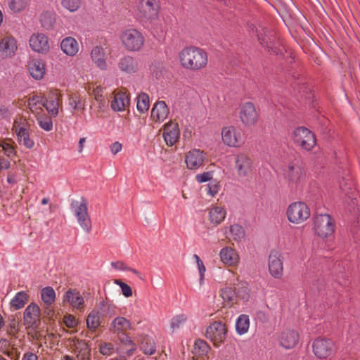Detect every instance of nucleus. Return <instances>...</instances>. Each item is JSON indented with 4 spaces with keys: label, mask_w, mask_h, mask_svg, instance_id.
<instances>
[{
    "label": "nucleus",
    "mask_w": 360,
    "mask_h": 360,
    "mask_svg": "<svg viewBox=\"0 0 360 360\" xmlns=\"http://www.w3.org/2000/svg\"><path fill=\"white\" fill-rule=\"evenodd\" d=\"M178 58L180 65L186 70L197 71L206 68L208 57L206 51L197 46H186L182 49Z\"/></svg>",
    "instance_id": "f257e3e1"
},
{
    "label": "nucleus",
    "mask_w": 360,
    "mask_h": 360,
    "mask_svg": "<svg viewBox=\"0 0 360 360\" xmlns=\"http://www.w3.org/2000/svg\"><path fill=\"white\" fill-rule=\"evenodd\" d=\"M313 226L315 233L321 238H330L335 233V221L328 214H315L313 217Z\"/></svg>",
    "instance_id": "f03ea898"
},
{
    "label": "nucleus",
    "mask_w": 360,
    "mask_h": 360,
    "mask_svg": "<svg viewBox=\"0 0 360 360\" xmlns=\"http://www.w3.org/2000/svg\"><path fill=\"white\" fill-rule=\"evenodd\" d=\"M70 207L79 226L86 233H89L91 230L92 224L88 212L86 199L82 197L80 201L72 200Z\"/></svg>",
    "instance_id": "7ed1b4c3"
},
{
    "label": "nucleus",
    "mask_w": 360,
    "mask_h": 360,
    "mask_svg": "<svg viewBox=\"0 0 360 360\" xmlns=\"http://www.w3.org/2000/svg\"><path fill=\"white\" fill-rule=\"evenodd\" d=\"M120 38L123 47L126 50L132 52L140 51L145 42V38L142 33L134 28L124 30Z\"/></svg>",
    "instance_id": "20e7f679"
},
{
    "label": "nucleus",
    "mask_w": 360,
    "mask_h": 360,
    "mask_svg": "<svg viewBox=\"0 0 360 360\" xmlns=\"http://www.w3.org/2000/svg\"><path fill=\"white\" fill-rule=\"evenodd\" d=\"M311 215L309 206L302 201L290 203L286 210L288 220L294 224H300L307 221Z\"/></svg>",
    "instance_id": "39448f33"
},
{
    "label": "nucleus",
    "mask_w": 360,
    "mask_h": 360,
    "mask_svg": "<svg viewBox=\"0 0 360 360\" xmlns=\"http://www.w3.org/2000/svg\"><path fill=\"white\" fill-rule=\"evenodd\" d=\"M70 350L75 354V359L65 355L62 360H91V349L88 343L77 338L68 339Z\"/></svg>",
    "instance_id": "423d86ee"
},
{
    "label": "nucleus",
    "mask_w": 360,
    "mask_h": 360,
    "mask_svg": "<svg viewBox=\"0 0 360 360\" xmlns=\"http://www.w3.org/2000/svg\"><path fill=\"white\" fill-rule=\"evenodd\" d=\"M158 5L155 0H141L137 5L138 18L146 22L155 20L158 15Z\"/></svg>",
    "instance_id": "0eeeda50"
},
{
    "label": "nucleus",
    "mask_w": 360,
    "mask_h": 360,
    "mask_svg": "<svg viewBox=\"0 0 360 360\" xmlns=\"http://www.w3.org/2000/svg\"><path fill=\"white\" fill-rule=\"evenodd\" d=\"M226 333L227 329L224 323L214 321L207 328L205 336L214 346L218 347L225 340Z\"/></svg>",
    "instance_id": "6e6552de"
},
{
    "label": "nucleus",
    "mask_w": 360,
    "mask_h": 360,
    "mask_svg": "<svg viewBox=\"0 0 360 360\" xmlns=\"http://www.w3.org/2000/svg\"><path fill=\"white\" fill-rule=\"evenodd\" d=\"M41 309L34 302L30 303L23 313V322L27 328H37L40 325Z\"/></svg>",
    "instance_id": "1a4fd4ad"
},
{
    "label": "nucleus",
    "mask_w": 360,
    "mask_h": 360,
    "mask_svg": "<svg viewBox=\"0 0 360 360\" xmlns=\"http://www.w3.org/2000/svg\"><path fill=\"white\" fill-rule=\"evenodd\" d=\"M258 41L269 52L279 54L282 53L280 44L276 41V37L271 33H266V30L262 28L261 30L256 29Z\"/></svg>",
    "instance_id": "9d476101"
},
{
    "label": "nucleus",
    "mask_w": 360,
    "mask_h": 360,
    "mask_svg": "<svg viewBox=\"0 0 360 360\" xmlns=\"http://www.w3.org/2000/svg\"><path fill=\"white\" fill-rule=\"evenodd\" d=\"M259 115L255 105L251 102H245L240 105L239 118L245 126H252L258 120Z\"/></svg>",
    "instance_id": "9b49d317"
},
{
    "label": "nucleus",
    "mask_w": 360,
    "mask_h": 360,
    "mask_svg": "<svg viewBox=\"0 0 360 360\" xmlns=\"http://www.w3.org/2000/svg\"><path fill=\"white\" fill-rule=\"evenodd\" d=\"M313 352L319 359H326L333 351L334 343L330 339L318 338L313 342Z\"/></svg>",
    "instance_id": "f8f14e48"
},
{
    "label": "nucleus",
    "mask_w": 360,
    "mask_h": 360,
    "mask_svg": "<svg viewBox=\"0 0 360 360\" xmlns=\"http://www.w3.org/2000/svg\"><path fill=\"white\" fill-rule=\"evenodd\" d=\"M269 271L274 278L280 279L283 275V261L278 251H271L268 259Z\"/></svg>",
    "instance_id": "ddd939ff"
},
{
    "label": "nucleus",
    "mask_w": 360,
    "mask_h": 360,
    "mask_svg": "<svg viewBox=\"0 0 360 360\" xmlns=\"http://www.w3.org/2000/svg\"><path fill=\"white\" fill-rule=\"evenodd\" d=\"M44 108L51 116L56 117L62 108V99L60 93L57 91H51L47 96L44 98Z\"/></svg>",
    "instance_id": "4468645a"
},
{
    "label": "nucleus",
    "mask_w": 360,
    "mask_h": 360,
    "mask_svg": "<svg viewBox=\"0 0 360 360\" xmlns=\"http://www.w3.org/2000/svg\"><path fill=\"white\" fill-rule=\"evenodd\" d=\"M284 176L290 186H297L304 181L305 174L300 166L290 165L284 170Z\"/></svg>",
    "instance_id": "2eb2a0df"
},
{
    "label": "nucleus",
    "mask_w": 360,
    "mask_h": 360,
    "mask_svg": "<svg viewBox=\"0 0 360 360\" xmlns=\"http://www.w3.org/2000/svg\"><path fill=\"white\" fill-rule=\"evenodd\" d=\"M17 49V41L13 37L7 35L0 39V58L1 59L12 58Z\"/></svg>",
    "instance_id": "dca6fc26"
},
{
    "label": "nucleus",
    "mask_w": 360,
    "mask_h": 360,
    "mask_svg": "<svg viewBox=\"0 0 360 360\" xmlns=\"http://www.w3.org/2000/svg\"><path fill=\"white\" fill-rule=\"evenodd\" d=\"M119 70L125 74H136L139 70V60L131 56L126 55L119 59L117 63Z\"/></svg>",
    "instance_id": "f3484780"
},
{
    "label": "nucleus",
    "mask_w": 360,
    "mask_h": 360,
    "mask_svg": "<svg viewBox=\"0 0 360 360\" xmlns=\"http://www.w3.org/2000/svg\"><path fill=\"white\" fill-rule=\"evenodd\" d=\"M94 101L92 102L91 108L93 113L96 116H99L108 109V101L103 94V89L97 87L93 91Z\"/></svg>",
    "instance_id": "a211bd4d"
},
{
    "label": "nucleus",
    "mask_w": 360,
    "mask_h": 360,
    "mask_svg": "<svg viewBox=\"0 0 360 360\" xmlns=\"http://www.w3.org/2000/svg\"><path fill=\"white\" fill-rule=\"evenodd\" d=\"M235 168L239 176H245L252 170V162L251 158L243 153L236 157Z\"/></svg>",
    "instance_id": "6ab92c4d"
},
{
    "label": "nucleus",
    "mask_w": 360,
    "mask_h": 360,
    "mask_svg": "<svg viewBox=\"0 0 360 360\" xmlns=\"http://www.w3.org/2000/svg\"><path fill=\"white\" fill-rule=\"evenodd\" d=\"M63 302L68 303L72 308L79 310L84 307V299L76 289L67 290L63 295Z\"/></svg>",
    "instance_id": "aec40b11"
},
{
    "label": "nucleus",
    "mask_w": 360,
    "mask_h": 360,
    "mask_svg": "<svg viewBox=\"0 0 360 360\" xmlns=\"http://www.w3.org/2000/svg\"><path fill=\"white\" fill-rule=\"evenodd\" d=\"M30 46L38 53H44L49 50L48 37L43 33L33 34L30 39Z\"/></svg>",
    "instance_id": "412c9836"
},
{
    "label": "nucleus",
    "mask_w": 360,
    "mask_h": 360,
    "mask_svg": "<svg viewBox=\"0 0 360 360\" xmlns=\"http://www.w3.org/2000/svg\"><path fill=\"white\" fill-rule=\"evenodd\" d=\"M205 160L203 151L199 149H193L187 153L185 162L188 169H197L200 168Z\"/></svg>",
    "instance_id": "4be33fe9"
},
{
    "label": "nucleus",
    "mask_w": 360,
    "mask_h": 360,
    "mask_svg": "<svg viewBox=\"0 0 360 360\" xmlns=\"http://www.w3.org/2000/svg\"><path fill=\"white\" fill-rule=\"evenodd\" d=\"M280 345L285 349L293 348L299 341V334L292 329L283 330L278 336Z\"/></svg>",
    "instance_id": "5701e85b"
},
{
    "label": "nucleus",
    "mask_w": 360,
    "mask_h": 360,
    "mask_svg": "<svg viewBox=\"0 0 360 360\" xmlns=\"http://www.w3.org/2000/svg\"><path fill=\"white\" fill-rule=\"evenodd\" d=\"M130 101L126 91L119 90L114 91V98L111 102V108L115 111H124L129 106Z\"/></svg>",
    "instance_id": "b1692460"
},
{
    "label": "nucleus",
    "mask_w": 360,
    "mask_h": 360,
    "mask_svg": "<svg viewBox=\"0 0 360 360\" xmlns=\"http://www.w3.org/2000/svg\"><path fill=\"white\" fill-rule=\"evenodd\" d=\"M221 261L229 266H236L240 262V257L238 252L231 248H223L219 252Z\"/></svg>",
    "instance_id": "393cba45"
},
{
    "label": "nucleus",
    "mask_w": 360,
    "mask_h": 360,
    "mask_svg": "<svg viewBox=\"0 0 360 360\" xmlns=\"http://www.w3.org/2000/svg\"><path fill=\"white\" fill-rule=\"evenodd\" d=\"M131 328V321L123 316H117L115 318L110 326V330L117 335H125Z\"/></svg>",
    "instance_id": "a878e982"
},
{
    "label": "nucleus",
    "mask_w": 360,
    "mask_h": 360,
    "mask_svg": "<svg viewBox=\"0 0 360 360\" xmlns=\"http://www.w3.org/2000/svg\"><path fill=\"white\" fill-rule=\"evenodd\" d=\"M169 113V108L165 101H160L156 102L152 110L150 117L155 122H163Z\"/></svg>",
    "instance_id": "bb28decb"
},
{
    "label": "nucleus",
    "mask_w": 360,
    "mask_h": 360,
    "mask_svg": "<svg viewBox=\"0 0 360 360\" xmlns=\"http://www.w3.org/2000/svg\"><path fill=\"white\" fill-rule=\"evenodd\" d=\"M90 56L92 62L98 68L101 70L108 69L106 54L103 48L98 46L94 47L90 53Z\"/></svg>",
    "instance_id": "cd10ccee"
},
{
    "label": "nucleus",
    "mask_w": 360,
    "mask_h": 360,
    "mask_svg": "<svg viewBox=\"0 0 360 360\" xmlns=\"http://www.w3.org/2000/svg\"><path fill=\"white\" fill-rule=\"evenodd\" d=\"M222 231L226 238L236 242L241 241L245 236V231L243 227L238 224H234L230 226H225L222 229Z\"/></svg>",
    "instance_id": "c85d7f7f"
},
{
    "label": "nucleus",
    "mask_w": 360,
    "mask_h": 360,
    "mask_svg": "<svg viewBox=\"0 0 360 360\" xmlns=\"http://www.w3.org/2000/svg\"><path fill=\"white\" fill-rule=\"evenodd\" d=\"M28 71L34 79H41L45 75V65L39 59H32L28 63Z\"/></svg>",
    "instance_id": "c756f323"
},
{
    "label": "nucleus",
    "mask_w": 360,
    "mask_h": 360,
    "mask_svg": "<svg viewBox=\"0 0 360 360\" xmlns=\"http://www.w3.org/2000/svg\"><path fill=\"white\" fill-rule=\"evenodd\" d=\"M60 49L68 56H75L79 51V46L77 40L72 37L64 38L60 43Z\"/></svg>",
    "instance_id": "7c9ffc66"
},
{
    "label": "nucleus",
    "mask_w": 360,
    "mask_h": 360,
    "mask_svg": "<svg viewBox=\"0 0 360 360\" xmlns=\"http://www.w3.org/2000/svg\"><path fill=\"white\" fill-rule=\"evenodd\" d=\"M44 98L40 95H32L27 100V106L37 116L44 112Z\"/></svg>",
    "instance_id": "2f4dec72"
},
{
    "label": "nucleus",
    "mask_w": 360,
    "mask_h": 360,
    "mask_svg": "<svg viewBox=\"0 0 360 360\" xmlns=\"http://www.w3.org/2000/svg\"><path fill=\"white\" fill-rule=\"evenodd\" d=\"M226 211L221 206H214L209 210V219L210 223L217 226L221 224L226 218Z\"/></svg>",
    "instance_id": "473e14b6"
},
{
    "label": "nucleus",
    "mask_w": 360,
    "mask_h": 360,
    "mask_svg": "<svg viewBox=\"0 0 360 360\" xmlns=\"http://www.w3.org/2000/svg\"><path fill=\"white\" fill-rule=\"evenodd\" d=\"M30 295L25 291H20L15 294L10 302V307L12 310H19L22 309L28 302Z\"/></svg>",
    "instance_id": "72a5a7b5"
},
{
    "label": "nucleus",
    "mask_w": 360,
    "mask_h": 360,
    "mask_svg": "<svg viewBox=\"0 0 360 360\" xmlns=\"http://www.w3.org/2000/svg\"><path fill=\"white\" fill-rule=\"evenodd\" d=\"M41 300L45 306H53L55 303L56 294L51 286L43 288L40 292Z\"/></svg>",
    "instance_id": "f704fd0d"
},
{
    "label": "nucleus",
    "mask_w": 360,
    "mask_h": 360,
    "mask_svg": "<svg viewBox=\"0 0 360 360\" xmlns=\"http://www.w3.org/2000/svg\"><path fill=\"white\" fill-rule=\"evenodd\" d=\"M41 26L46 30H51L56 21V14L51 11H46L41 13L39 18Z\"/></svg>",
    "instance_id": "c9c22d12"
},
{
    "label": "nucleus",
    "mask_w": 360,
    "mask_h": 360,
    "mask_svg": "<svg viewBox=\"0 0 360 360\" xmlns=\"http://www.w3.org/2000/svg\"><path fill=\"white\" fill-rule=\"evenodd\" d=\"M295 144L305 150H311L316 145V136H295Z\"/></svg>",
    "instance_id": "e433bc0d"
},
{
    "label": "nucleus",
    "mask_w": 360,
    "mask_h": 360,
    "mask_svg": "<svg viewBox=\"0 0 360 360\" xmlns=\"http://www.w3.org/2000/svg\"><path fill=\"white\" fill-rule=\"evenodd\" d=\"M30 123L23 118H19L15 120L13 125V130L16 135H27L30 134Z\"/></svg>",
    "instance_id": "4c0bfd02"
},
{
    "label": "nucleus",
    "mask_w": 360,
    "mask_h": 360,
    "mask_svg": "<svg viewBox=\"0 0 360 360\" xmlns=\"http://www.w3.org/2000/svg\"><path fill=\"white\" fill-rule=\"evenodd\" d=\"M220 296L224 302L228 304H232L236 301L238 296L236 292V288L232 287H224L221 290Z\"/></svg>",
    "instance_id": "58836bf2"
},
{
    "label": "nucleus",
    "mask_w": 360,
    "mask_h": 360,
    "mask_svg": "<svg viewBox=\"0 0 360 360\" xmlns=\"http://www.w3.org/2000/svg\"><path fill=\"white\" fill-rule=\"evenodd\" d=\"M250 327V319L246 314L240 315L236 322V330L238 334H245Z\"/></svg>",
    "instance_id": "ea45409f"
},
{
    "label": "nucleus",
    "mask_w": 360,
    "mask_h": 360,
    "mask_svg": "<svg viewBox=\"0 0 360 360\" xmlns=\"http://www.w3.org/2000/svg\"><path fill=\"white\" fill-rule=\"evenodd\" d=\"M100 324L101 323L98 311H91L86 318L87 328L91 331H96V330L100 326Z\"/></svg>",
    "instance_id": "a19ab883"
},
{
    "label": "nucleus",
    "mask_w": 360,
    "mask_h": 360,
    "mask_svg": "<svg viewBox=\"0 0 360 360\" xmlns=\"http://www.w3.org/2000/svg\"><path fill=\"white\" fill-rule=\"evenodd\" d=\"M180 129L176 122L171 120L163 127L162 135H179Z\"/></svg>",
    "instance_id": "79ce46f5"
},
{
    "label": "nucleus",
    "mask_w": 360,
    "mask_h": 360,
    "mask_svg": "<svg viewBox=\"0 0 360 360\" xmlns=\"http://www.w3.org/2000/svg\"><path fill=\"white\" fill-rule=\"evenodd\" d=\"M222 141L229 147H240L244 142V136H221Z\"/></svg>",
    "instance_id": "37998d69"
},
{
    "label": "nucleus",
    "mask_w": 360,
    "mask_h": 360,
    "mask_svg": "<svg viewBox=\"0 0 360 360\" xmlns=\"http://www.w3.org/2000/svg\"><path fill=\"white\" fill-rule=\"evenodd\" d=\"M149 97L145 94L142 93L137 97V109L141 112L147 111L149 108Z\"/></svg>",
    "instance_id": "c03bdc74"
},
{
    "label": "nucleus",
    "mask_w": 360,
    "mask_h": 360,
    "mask_svg": "<svg viewBox=\"0 0 360 360\" xmlns=\"http://www.w3.org/2000/svg\"><path fill=\"white\" fill-rule=\"evenodd\" d=\"M37 117L38 124L41 128L46 131H50L53 127V122L51 117L45 115H39Z\"/></svg>",
    "instance_id": "a18cd8bd"
},
{
    "label": "nucleus",
    "mask_w": 360,
    "mask_h": 360,
    "mask_svg": "<svg viewBox=\"0 0 360 360\" xmlns=\"http://www.w3.org/2000/svg\"><path fill=\"white\" fill-rule=\"evenodd\" d=\"M27 5V0H8L10 9L15 13L23 10Z\"/></svg>",
    "instance_id": "49530a36"
},
{
    "label": "nucleus",
    "mask_w": 360,
    "mask_h": 360,
    "mask_svg": "<svg viewBox=\"0 0 360 360\" xmlns=\"http://www.w3.org/2000/svg\"><path fill=\"white\" fill-rule=\"evenodd\" d=\"M194 347L195 351L201 356L206 355L210 349L207 343L202 340H195Z\"/></svg>",
    "instance_id": "de8ad7c7"
},
{
    "label": "nucleus",
    "mask_w": 360,
    "mask_h": 360,
    "mask_svg": "<svg viewBox=\"0 0 360 360\" xmlns=\"http://www.w3.org/2000/svg\"><path fill=\"white\" fill-rule=\"evenodd\" d=\"M98 350L103 356H110L115 352V347L111 342H104L100 344Z\"/></svg>",
    "instance_id": "09e8293b"
},
{
    "label": "nucleus",
    "mask_w": 360,
    "mask_h": 360,
    "mask_svg": "<svg viewBox=\"0 0 360 360\" xmlns=\"http://www.w3.org/2000/svg\"><path fill=\"white\" fill-rule=\"evenodd\" d=\"M63 6L70 12H75L77 11L80 6V0H62Z\"/></svg>",
    "instance_id": "8fccbe9b"
},
{
    "label": "nucleus",
    "mask_w": 360,
    "mask_h": 360,
    "mask_svg": "<svg viewBox=\"0 0 360 360\" xmlns=\"http://www.w3.org/2000/svg\"><path fill=\"white\" fill-rule=\"evenodd\" d=\"M0 147L2 148L4 153L8 157H11L15 154L14 147L10 142H8L7 140L1 141Z\"/></svg>",
    "instance_id": "3c124183"
},
{
    "label": "nucleus",
    "mask_w": 360,
    "mask_h": 360,
    "mask_svg": "<svg viewBox=\"0 0 360 360\" xmlns=\"http://www.w3.org/2000/svg\"><path fill=\"white\" fill-rule=\"evenodd\" d=\"M114 283L120 287L123 295L126 297H129L132 295L131 288L127 283L122 281L120 279H115Z\"/></svg>",
    "instance_id": "603ef678"
},
{
    "label": "nucleus",
    "mask_w": 360,
    "mask_h": 360,
    "mask_svg": "<svg viewBox=\"0 0 360 360\" xmlns=\"http://www.w3.org/2000/svg\"><path fill=\"white\" fill-rule=\"evenodd\" d=\"M141 347L143 352L146 354H152L155 352V343L152 340H149L148 341L146 340V342L143 341L141 342Z\"/></svg>",
    "instance_id": "864d4df0"
},
{
    "label": "nucleus",
    "mask_w": 360,
    "mask_h": 360,
    "mask_svg": "<svg viewBox=\"0 0 360 360\" xmlns=\"http://www.w3.org/2000/svg\"><path fill=\"white\" fill-rule=\"evenodd\" d=\"M187 318L184 314L176 315L171 320V328L173 330L179 328L180 326L186 321Z\"/></svg>",
    "instance_id": "5fc2aeb1"
},
{
    "label": "nucleus",
    "mask_w": 360,
    "mask_h": 360,
    "mask_svg": "<svg viewBox=\"0 0 360 360\" xmlns=\"http://www.w3.org/2000/svg\"><path fill=\"white\" fill-rule=\"evenodd\" d=\"M193 258L195 259L198 269L200 274V283H201L204 280L205 273L206 271V268L203 264V262L201 260L200 257L198 255H194Z\"/></svg>",
    "instance_id": "6e6d98bb"
},
{
    "label": "nucleus",
    "mask_w": 360,
    "mask_h": 360,
    "mask_svg": "<svg viewBox=\"0 0 360 360\" xmlns=\"http://www.w3.org/2000/svg\"><path fill=\"white\" fill-rule=\"evenodd\" d=\"M63 321L65 326L70 328H73L77 326L78 321L72 314H66L63 319Z\"/></svg>",
    "instance_id": "4d7b16f0"
},
{
    "label": "nucleus",
    "mask_w": 360,
    "mask_h": 360,
    "mask_svg": "<svg viewBox=\"0 0 360 360\" xmlns=\"http://www.w3.org/2000/svg\"><path fill=\"white\" fill-rule=\"evenodd\" d=\"M219 187L220 186L218 184L217 182L211 181L207 185L206 189L207 191V194H209L212 197H214L217 194L219 190Z\"/></svg>",
    "instance_id": "13d9d810"
},
{
    "label": "nucleus",
    "mask_w": 360,
    "mask_h": 360,
    "mask_svg": "<svg viewBox=\"0 0 360 360\" xmlns=\"http://www.w3.org/2000/svg\"><path fill=\"white\" fill-rule=\"evenodd\" d=\"M69 104L75 110H82L84 109L83 105L81 103L79 98L77 96H72L69 99Z\"/></svg>",
    "instance_id": "bf43d9fd"
},
{
    "label": "nucleus",
    "mask_w": 360,
    "mask_h": 360,
    "mask_svg": "<svg viewBox=\"0 0 360 360\" xmlns=\"http://www.w3.org/2000/svg\"><path fill=\"white\" fill-rule=\"evenodd\" d=\"M212 177L211 172H204L196 175V180L199 183H203L210 181Z\"/></svg>",
    "instance_id": "052dcab7"
},
{
    "label": "nucleus",
    "mask_w": 360,
    "mask_h": 360,
    "mask_svg": "<svg viewBox=\"0 0 360 360\" xmlns=\"http://www.w3.org/2000/svg\"><path fill=\"white\" fill-rule=\"evenodd\" d=\"M20 139L19 141L23 143V144L27 148H32L34 145V142L31 139L30 136H19Z\"/></svg>",
    "instance_id": "680f3d73"
},
{
    "label": "nucleus",
    "mask_w": 360,
    "mask_h": 360,
    "mask_svg": "<svg viewBox=\"0 0 360 360\" xmlns=\"http://www.w3.org/2000/svg\"><path fill=\"white\" fill-rule=\"evenodd\" d=\"M18 331V323L15 320H12L10 323L8 333L11 335H15Z\"/></svg>",
    "instance_id": "e2e57ef3"
},
{
    "label": "nucleus",
    "mask_w": 360,
    "mask_h": 360,
    "mask_svg": "<svg viewBox=\"0 0 360 360\" xmlns=\"http://www.w3.org/2000/svg\"><path fill=\"white\" fill-rule=\"evenodd\" d=\"M111 265L117 270L127 271V269H128V266L122 261L112 262Z\"/></svg>",
    "instance_id": "0e129e2a"
},
{
    "label": "nucleus",
    "mask_w": 360,
    "mask_h": 360,
    "mask_svg": "<svg viewBox=\"0 0 360 360\" xmlns=\"http://www.w3.org/2000/svg\"><path fill=\"white\" fill-rule=\"evenodd\" d=\"M311 131L307 127H300L294 131V135H309Z\"/></svg>",
    "instance_id": "69168bd1"
},
{
    "label": "nucleus",
    "mask_w": 360,
    "mask_h": 360,
    "mask_svg": "<svg viewBox=\"0 0 360 360\" xmlns=\"http://www.w3.org/2000/svg\"><path fill=\"white\" fill-rule=\"evenodd\" d=\"M21 360H39V357L35 353L26 352L23 354Z\"/></svg>",
    "instance_id": "338daca9"
},
{
    "label": "nucleus",
    "mask_w": 360,
    "mask_h": 360,
    "mask_svg": "<svg viewBox=\"0 0 360 360\" xmlns=\"http://www.w3.org/2000/svg\"><path fill=\"white\" fill-rule=\"evenodd\" d=\"M163 138L168 146H172L178 141L179 136H163Z\"/></svg>",
    "instance_id": "774afa93"
}]
</instances>
